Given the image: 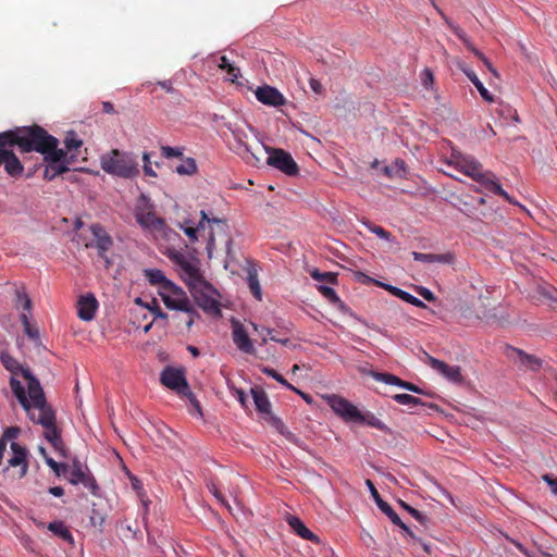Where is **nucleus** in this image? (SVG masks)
<instances>
[{"instance_id": "f257e3e1", "label": "nucleus", "mask_w": 557, "mask_h": 557, "mask_svg": "<svg viewBox=\"0 0 557 557\" xmlns=\"http://www.w3.org/2000/svg\"><path fill=\"white\" fill-rule=\"evenodd\" d=\"M38 125L30 127H16L11 131L0 133V166L3 165L5 172L12 177H20L23 174L24 166L14 153V147L21 152L41 151L44 147H36Z\"/></svg>"}, {"instance_id": "f03ea898", "label": "nucleus", "mask_w": 557, "mask_h": 557, "mask_svg": "<svg viewBox=\"0 0 557 557\" xmlns=\"http://www.w3.org/2000/svg\"><path fill=\"white\" fill-rule=\"evenodd\" d=\"M10 387L23 409L26 411L29 420H32L34 423L40 424L45 429L44 437L49 443L61 437V431L55 423V412L47 403L45 393H37V396L29 400L27 398L25 387L21 381L15 380L14 377L10 379Z\"/></svg>"}, {"instance_id": "7ed1b4c3", "label": "nucleus", "mask_w": 557, "mask_h": 557, "mask_svg": "<svg viewBox=\"0 0 557 557\" xmlns=\"http://www.w3.org/2000/svg\"><path fill=\"white\" fill-rule=\"evenodd\" d=\"M37 135L38 139L36 143L38 144H36V147H44V149L38 152L44 156V160L47 162L44 178L46 181H52L57 176L69 171V166L64 162L66 152L63 149L58 148L59 140L48 134L41 126H38Z\"/></svg>"}, {"instance_id": "20e7f679", "label": "nucleus", "mask_w": 557, "mask_h": 557, "mask_svg": "<svg viewBox=\"0 0 557 557\" xmlns=\"http://www.w3.org/2000/svg\"><path fill=\"white\" fill-rule=\"evenodd\" d=\"M101 169L113 176L133 178L139 174L137 159L134 154L112 149L100 157Z\"/></svg>"}, {"instance_id": "39448f33", "label": "nucleus", "mask_w": 557, "mask_h": 557, "mask_svg": "<svg viewBox=\"0 0 557 557\" xmlns=\"http://www.w3.org/2000/svg\"><path fill=\"white\" fill-rule=\"evenodd\" d=\"M1 363L3 367L12 373V377L17 380L15 376L21 374L27 382V398L29 400L34 399L38 394H44V389L40 385L39 380L32 373L28 368H24L14 357L9 354H2L0 357Z\"/></svg>"}, {"instance_id": "423d86ee", "label": "nucleus", "mask_w": 557, "mask_h": 557, "mask_svg": "<svg viewBox=\"0 0 557 557\" xmlns=\"http://www.w3.org/2000/svg\"><path fill=\"white\" fill-rule=\"evenodd\" d=\"M187 285L196 302L203 311L212 315H221L219 301L210 295L212 286L206 282L202 274H200V282H188Z\"/></svg>"}, {"instance_id": "0eeeda50", "label": "nucleus", "mask_w": 557, "mask_h": 557, "mask_svg": "<svg viewBox=\"0 0 557 557\" xmlns=\"http://www.w3.org/2000/svg\"><path fill=\"white\" fill-rule=\"evenodd\" d=\"M159 295L168 309L180 310L186 313L194 312V307L186 293L173 282L170 286L163 287Z\"/></svg>"}, {"instance_id": "6e6552de", "label": "nucleus", "mask_w": 557, "mask_h": 557, "mask_svg": "<svg viewBox=\"0 0 557 557\" xmlns=\"http://www.w3.org/2000/svg\"><path fill=\"white\" fill-rule=\"evenodd\" d=\"M269 157L267 163L288 176H295L299 172V168L292 154L280 148H267Z\"/></svg>"}, {"instance_id": "1a4fd4ad", "label": "nucleus", "mask_w": 557, "mask_h": 557, "mask_svg": "<svg viewBox=\"0 0 557 557\" xmlns=\"http://www.w3.org/2000/svg\"><path fill=\"white\" fill-rule=\"evenodd\" d=\"M166 256L174 264L181 269L182 277L186 283L200 282L201 272L199 268L190 262L183 252L174 248H169L166 250Z\"/></svg>"}, {"instance_id": "9d476101", "label": "nucleus", "mask_w": 557, "mask_h": 557, "mask_svg": "<svg viewBox=\"0 0 557 557\" xmlns=\"http://www.w3.org/2000/svg\"><path fill=\"white\" fill-rule=\"evenodd\" d=\"M326 400L332 410L347 422H356L362 418L360 410L342 396L331 395Z\"/></svg>"}, {"instance_id": "9b49d317", "label": "nucleus", "mask_w": 557, "mask_h": 557, "mask_svg": "<svg viewBox=\"0 0 557 557\" xmlns=\"http://www.w3.org/2000/svg\"><path fill=\"white\" fill-rule=\"evenodd\" d=\"M448 164L453 165L456 170L471 177L475 182L481 180L482 174L484 173L482 171L481 163L470 156L453 153Z\"/></svg>"}, {"instance_id": "f8f14e48", "label": "nucleus", "mask_w": 557, "mask_h": 557, "mask_svg": "<svg viewBox=\"0 0 557 557\" xmlns=\"http://www.w3.org/2000/svg\"><path fill=\"white\" fill-rule=\"evenodd\" d=\"M160 382L168 388L175 391L178 395L188 391V383L183 369L166 367L160 375Z\"/></svg>"}, {"instance_id": "ddd939ff", "label": "nucleus", "mask_w": 557, "mask_h": 557, "mask_svg": "<svg viewBox=\"0 0 557 557\" xmlns=\"http://www.w3.org/2000/svg\"><path fill=\"white\" fill-rule=\"evenodd\" d=\"M367 485L371 492V495L372 497L374 498L377 507L389 518V520L395 524V525H398L399 528H401L409 536L411 537H414L412 531L410 530L409 527H407L403 521L401 519L399 518V516L396 513V511L392 508L391 505H388L386 502H384L377 490L375 488L374 484L372 483L371 480H367Z\"/></svg>"}, {"instance_id": "4468645a", "label": "nucleus", "mask_w": 557, "mask_h": 557, "mask_svg": "<svg viewBox=\"0 0 557 557\" xmlns=\"http://www.w3.org/2000/svg\"><path fill=\"white\" fill-rule=\"evenodd\" d=\"M90 232L96 240L99 257L104 260L107 268H109L111 261L107 257V251L113 245L111 236L107 233L103 226L98 223L90 226Z\"/></svg>"}, {"instance_id": "2eb2a0df", "label": "nucleus", "mask_w": 557, "mask_h": 557, "mask_svg": "<svg viewBox=\"0 0 557 557\" xmlns=\"http://www.w3.org/2000/svg\"><path fill=\"white\" fill-rule=\"evenodd\" d=\"M232 329V337L236 347L245 354L253 355L256 349L244 325L239 321L233 320Z\"/></svg>"}, {"instance_id": "dca6fc26", "label": "nucleus", "mask_w": 557, "mask_h": 557, "mask_svg": "<svg viewBox=\"0 0 557 557\" xmlns=\"http://www.w3.org/2000/svg\"><path fill=\"white\" fill-rule=\"evenodd\" d=\"M256 98L261 103L269 107H281L286 102L285 97L275 87L264 85L258 87L255 91Z\"/></svg>"}, {"instance_id": "f3484780", "label": "nucleus", "mask_w": 557, "mask_h": 557, "mask_svg": "<svg viewBox=\"0 0 557 557\" xmlns=\"http://www.w3.org/2000/svg\"><path fill=\"white\" fill-rule=\"evenodd\" d=\"M200 221L198 223L197 226H185V225H181V228L184 231V233L188 236L189 240L191 243L196 242L197 240V233L199 231H203L205 230V222H208L210 224H215L218 226V228H220L221 231L225 232L226 228H227V224H226V221L225 220H222V219H218V218H213V219H210L207 214L206 211L201 210L200 211Z\"/></svg>"}, {"instance_id": "a211bd4d", "label": "nucleus", "mask_w": 557, "mask_h": 557, "mask_svg": "<svg viewBox=\"0 0 557 557\" xmlns=\"http://www.w3.org/2000/svg\"><path fill=\"white\" fill-rule=\"evenodd\" d=\"M11 450L12 457L8 460V466L12 468L18 467V478H24L28 471V451L16 442L11 443Z\"/></svg>"}, {"instance_id": "6ab92c4d", "label": "nucleus", "mask_w": 557, "mask_h": 557, "mask_svg": "<svg viewBox=\"0 0 557 557\" xmlns=\"http://www.w3.org/2000/svg\"><path fill=\"white\" fill-rule=\"evenodd\" d=\"M429 366L440 372L442 375H444L447 380L454 383H461L462 382V374L460 367L458 366H449L444 361H441L434 357L428 356Z\"/></svg>"}, {"instance_id": "aec40b11", "label": "nucleus", "mask_w": 557, "mask_h": 557, "mask_svg": "<svg viewBox=\"0 0 557 557\" xmlns=\"http://www.w3.org/2000/svg\"><path fill=\"white\" fill-rule=\"evenodd\" d=\"M507 356L519 362L520 366L532 371H536L542 367V360L540 358L533 355H529L519 348L508 347Z\"/></svg>"}, {"instance_id": "412c9836", "label": "nucleus", "mask_w": 557, "mask_h": 557, "mask_svg": "<svg viewBox=\"0 0 557 557\" xmlns=\"http://www.w3.org/2000/svg\"><path fill=\"white\" fill-rule=\"evenodd\" d=\"M97 308L98 301L92 294L83 295L77 301V315L83 321H90L94 319Z\"/></svg>"}, {"instance_id": "4be33fe9", "label": "nucleus", "mask_w": 557, "mask_h": 557, "mask_svg": "<svg viewBox=\"0 0 557 557\" xmlns=\"http://www.w3.org/2000/svg\"><path fill=\"white\" fill-rule=\"evenodd\" d=\"M135 219L143 228L151 232H164L166 227L165 221L162 218L157 216L154 211L135 213Z\"/></svg>"}, {"instance_id": "5701e85b", "label": "nucleus", "mask_w": 557, "mask_h": 557, "mask_svg": "<svg viewBox=\"0 0 557 557\" xmlns=\"http://www.w3.org/2000/svg\"><path fill=\"white\" fill-rule=\"evenodd\" d=\"M412 257L416 261H420L423 263H445L453 264L455 261V255L453 252L446 253H423V252H412Z\"/></svg>"}, {"instance_id": "b1692460", "label": "nucleus", "mask_w": 557, "mask_h": 557, "mask_svg": "<svg viewBox=\"0 0 557 557\" xmlns=\"http://www.w3.org/2000/svg\"><path fill=\"white\" fill-rule=\"evenodd\" d=\"M287 522L292 530L301 539L320 543L319 536L311 532L298 517L289 516Z\"/></svg>"}, {"instance_id": "393cba45", "label": "nucleus", "mask_w": 557, "mask_h": 557, "mask_svg": "<svg viewBox=\"0 0 557 557\" xmlns=\"http://www.w3.org/2000/svg\"><path fill=\"white\" fill-rule=\"evenodd\" d=\"M251 396L256 406V409L263 414L271 413V403L268 398L267 393L259 386L251 388Z\"/></svg>"}, {"instance_id": "a878e982", "label": "nucleus", "mask_w": 557, "mask_h": 557, "mask_svg": "<svg viewBox=\"0 0 557 557\" xmlns=\"http://www.w3.org/2000/svg\"><path fill=\"white\" fill-rule=\"evenodd\" d=\"M144 275L151 285L158 287V293L163 290V287L170 286L172 283V281L166 278L164 273L159 269H146L144 270Z\"/></svg>"}, {"instance_id": "bb28decb", "label": "nucleus", "mask_w": 557, "mask_h": 557, "mask_svg": "<svg viewBox=\"0 0 557 557\" xmlns=\"http://www.w3.org/2000/svg\"><path fill=\"white\" fill-rule=\"evenodd\" d=\"M459 69L467 75L480 92L481 97L487 102H494L493 95L484 87L483 83L479 79L474 71L468 69L465 64H459Z\"/></svg>"}, {"instance_id": "cd10ccee", "label": "nucleus", "mask_w": 557, "mask_h": 557, "mask_svg": "<svg viewBox=\"0 0 557 557\" xmlns=\"http://www.w3.org/2000/svg\"><path fill=\"white\" fill-rule=\"evenodd\" d=\"M430 2L434 7V9L445 18V21L449 25L451 32L465 44L466 48L468 50H470L472 53H474V50H478V49L472 45V42L470 41L469 37L466 35L463 29L457 25L449 23L447 21L446 16L444 15V13L442 12V10L436 5L434 0H430Z\"/></svg>"}, {"instance_id": "c85d7f7f", "label": "nucleus", "mask_w": 557, "mask_h": 557, "mask_svg": "<svg viewBox=\"0 0 557 557\" xmlns=\"http://www.w3.org/2000/svg\"><path fill=\"white\" fill-rule=\"evenodd\" d=\"M48 530L51 531L55 536L66 541L70 544H74V537L70 529L63 521H52L48 524Z\"/></svg>"}, {"instance_id": "c756f323", "label": "nucleus", "mask_w": 557, "mask_h": 557, "mask_svg": "<svg viewBox=\"0 0 557 557\" xmlns=\"http://www.w3.org/2000/svg\"><path fill=\"white\" fill-rule=\"evenodd\" d=\"M407 172V165L404 160L396 159L392 165H385L382 168V173L388 177H405Z\"/></svg>"}, {"instance_id": "7c9ffc66", "label": "nucleus", "mask_w": 557, "mask_h": 557, "mask_svg": "<svg viewBox=\"0 0 557 557\" xmlns=\"http://www.w3.org/2000/svg\"><path fill=\"white\" fill-rule=\"evenodd\" d=\"M387 289L392 292L393 295H395L396 297L400 298L401 300L412 305V306H416L418 308H425V304L420 300L419 298L414 297L413 295L409 294L408 292L406 290H403L398 287H394V286H387Z\"/></svg>"}, {"instance_id": "2f4dec72", "label": "nucleus", "mask_w": 557, "mask_h": 557, "mask_svg": "<svg viewBox=\"0 0 557 557\" xmlns=\"http://www.w3.org/2000/svg\"><path fill=\"white\" fill-rule=\"evenodd\" d=\"M182 163L176 166L175 172L180 175L191 176L198 172V165L194 158L187 157L181 159Z\"/></svg>"}, {"instance_id": "473e14b6", "label": "nucleus", "mask_w": 557, "mask_h": 557, "mask_svg": "<svg viewBox=\"0 0 557 557\" xmlns=\"http://www.w3.org/2000/svg\"><path fill=\"white\" fill-rule=\"evenodd\" d=\"M311 277L321 283H327L331 285L337 284V274L334 272H320L318 269H313L310 272Z\"/></svg>"}, {"instance_id": "72a5a7b5", "label": "nucleus", "mask_w": 557, "mask_h": 557, "mask_svg": "<svg viewBox=\"0 0 557 557\" xmlns=\"http://www.w3.org/2000/svg\"><path fill=\"white\" fill-rule=\"evenodd\" d=\"M372 377L388 385L401 387V384H404V380L391 373L373 372Z\"/></svg>"}, {"instance_id": "f704fd0d", "label": "nucleus", "mask_w": 557, "mask_h": 557, "mask_svg": "<svg viewBox=\"0 0 557 557\" xmlns=\"http://www.w3.org/2000/svg\"><path fill=\"white\" fill-rule=\"evenodd\" d=\"M356 422L364 423L381 431H385L387 429L386 425L373 413L362 414V418L357 419Z\"/></svg>"}, {"instance_id": "c9c22d12", "label": "nucleus", "mask_w": 557, "mask_h": 557, "mask_svg": "<svg viewBox=\"0 0 557 557\" xmlns=\"http://www.w3.org/2000/svg\"><path fill=\"white\" fill-rule=\"evenodd\" d=\"M184 151H185L184 147H171V146H161L160 147L161 156L164 159H172V158L183 159Z\"/></svg>"}, {"instance_id": "e433bc0d", "label": "nucleus", "mask_w": 557, "mask_h": 557, "mask_svg": "<svg viewBox=\"0 0 557 557\" xmlns=\"http://www.w3.org/2000/svg\"><path fill=\"white\" fill-rule=\"evenodd\" d=\"M21 321L24 327L25 334L33 341H37L39 338L38 330L33 326L29 322L28 315L26 312L21 314Z\"/></svg>"}, {"instance_id": "4c0bfd02", "label": "nucleus", "mask_w": 557, "mask_h": 557, "mask_svg": "<svg viewBox=\"0 0 557 557\" xmlns=\"http://www.w3.org/2000/svg\"><path fill=\"white\" fill-rule=\"evenodd\" d=\"M16 307H22L27 313L32 310V300L24 289L16 290Z\"/></svg>"}, {"instance_id": "58836bf2", "label": "nucleus", "mask_w": 557, "mask_h": 557, "mask_svg": "<svg viewBox=\"0 0 557 557\" xmlns=\"http://www.w3.org/2000/svg\"><path fill=\"white\" fill-rule=\"evenodd\" d=\"M393 399L400 405H407V406H411V407L422 404L420 398L414 397L409 394H396L393 396Z\"/></svg>"}, {"instance_id": "ea45409f", "label": "nucleus", "mask_w": 557, "mask_h": 557, "mask_svg": "<svg viewBox=\"0 0 557 557\" xmlns=\"http://www.w3.org/2000/svg\"><path fill=\"white\" fill-rule=\"evenodd\" d=\"M318 290L331 304L337 305V304L341 302V298L338 297V295L336 294V292L332 287L326 286V285H319L318 286Z\"/></svg>"}, {"instance_id": "a19ab883", "label": "nucleus", "mask_w": 557, "mask_h": 557, "mask_svg": "<svg viewBox=\"0 0 557 557\" xmlns=\"http://www.w3.org/2000/svg\"><path fill=\"white\" fill-rule=\"evenodd\" d=\"M147 211H154L153 203L150 201L149 197L141 194L137 199L135 213H146Z\"/></svg>"}, {"instance_id": "79ce46f5", "label": "nucleus", "mask_w": 557, "mask_h": 557, "mask_svg": "<svg viewBox=\"0 0 557 557\" xmlns=\"http://www.w3.org/2000/svg\"><path fill=\"white\" fill-rule=\"evenodd\" d=\"M248 285H249V288L252 293V295L258 299V300H261V286H260V283H259V280H258V276L255 272H249L248 273Z\"/></svg>"}, {"instance_id": "37998d69", "label": "nucleus", "mask_w": 557, "mask_h": 557, "mask_svg": "<svg viewBox=\"0 0 557 557\" xmlns=\"http://www.w3.org/2000/svg\"><path fill=\"white\" fill-rule=\"evenodd\" d=\"M364 225L368 227V230L371 233L375 234L380 238L385 239V240H392V238H393L392 234L389 232H387L385 228H383L382 226L375 225L371 222H366Z\"/></svg>"}, {"instance_id": "c03bdc74", "label": "nucleus", "mask_w": 557, "mask_h": 557, "mask_svg": "<svg viewBox=\"0 0 557 557\" xmlns=\"http://www.w3.org/2000/svg\"><path fill=\"white\" fill-rule=\"evenodd\" d=\"M400 505L422 525H426L430 519L423 515L421 511L414 509L413 507L409 506L405 502H400Z\"/></svg>"}, {"instance_id": "a18cd8bd", "label": "nucleus", "mask_w": 557, "mask_h": 557, "mask_svg": "<svg viewBox=\"0 0 557 557\" xmlns=\"http://www.w3.org/2000/svg\"><path fill=\"white\" fill-rule=\"evenodd\" d=\"M87 476V474L83 471L82 467L79 463H75L72 471H71V475L69 478V481L76 485L78 483H81L85 478Z\"/></svg>"}, {"instance_id": "49530a36", "label": "nucleus", "mask_w": 557, "mask_h": 557, "mask_svg": "<svg viewBox=\"0 0 557 557\" xmlns=\"http://www.w3.org/2000/svg\"><path fill=\"white\" fill-rule=\"evenodd\" d=\"M478 183H480L482 186H484L488 191H493L494 188L496 187V185L498 184L495 180H494V174L491 173V172H484L482 174V177L481 180L478 181Z\"/></svg>"}, {"instance_id": "de8ad7c7", "label": "nucleus", "mask_w": 557, "mask_h": 557, "mask_svg": "<svg viewBox=\"0 0 557 557\" xmlns=\"http://www.w3.org/2000/svg\"><path fill=\"white\" fill-rule=\"evenodd\" d=\"M46 463L53 470V472L60 476L67 471V465L59 463L53 458L45 455Z\"/></svg>"}, {"instance_id": "09e8293b", "label": "nucleus", "mask_w": 557, "mask_h": 557, "mask_svg": "<svg viewBox=\"0 0 557 557\" xmlns=\"http://www.w3.org/2000/svg\"><path fill=\"white\" fill-rule=\"evenodd\" d=\"M181 396L186 397L188 399L190 406L193 407V410H190L191 413L195 411L197 414L201 416L200 403L198 401V399L196 398V396L194 395L189 387L188 391L183 392Z\"/></svg>"}, {"instance_id": "8fccbe9b", "label": "nucleus", "mask_w": 557, "mask_h": 557, "mask_svg": "<svg viewBox=\"0 0 557 557\" xmlns=\"http://www.w3.org/2000/svg\"><path fill=\"white\" fill-rule=\"evenodd\" d=\"M21 433V429L18 426H8L4 429L1 440H4V442H14L18 437Z\"/></svg>"}, {"instance_id": "3c124183", "label": "nucleus", "mask_w": 557, "mask_h": 557, "mask_svg": "<svg viewBox=\"0 0 557 557\" xmlns=\"http://www.w3.org/2000/svg\"><path fill=\"white\" fill-rule=\"evenodd\" d=\"M81 483L86 488H88L92 495H98L99 486H98L95 478L87 474V476Z\"/></svg>"}, {"instance_id": "603ef678", "label": "nucleus", "mask_w": 557, "mask_h": 557, "mask_svg": "<svg viewBox=\"0 0 557 557\" xmlns=\"http://www.w3.org/2000/svg\"><path fill=\"white\" fill-rule=\"evenodd\" d=\"M50 444L54 448V450L60 454V456L66 457L67 449L62 437H59L58 440L51 442Z\"/></svg>"}, {"instance_id": "864d4df0", "label": "nucleus", "mask_w": 557, "mask_h": 557, "mask_svg": "<svg viewBox=\"0 0 557 557\" xmlns=\"http://www.w3.org/2000/svg\"><path fill=\"white\" fill-rule=\"evenodd\" d=\"M262 331H263V332H265V333H267V335H269V336H270V339H271V341H273V342H277V343H280V344H282V345H284V346H287L288 344H290L289 338H280V337H277V336L274 334V333H275V331H274V330H272V329L263 327V329H262Z\"/></svg>"}, {"instance_id": "5fc2aeb1", "label": "nucleus", "mask_w": 557, "mask_h": 557, "mask_svg": "<svg viewBox=\"0 0 557 557\" xmlns=\"http://www.w3.org/2000/svg\"><path fill=\"white\" fill-rule=\"evenodd\" d=\"M417 292L426 301H431L432 302V301H435V299H436L434 293L432 290H430L429 288H426V287L419 286L417 288Z\"/></svg>"}, {"instance_id": "6e6d98bb", "label": "nucleus", "mask_w": 557, "mask_h": 557, "mask_svg": "<svg viewBox=\"0 0 557 557\" xmlns=\"http://www.w3.org/2000/svg\"><path fill=\"white\" fill-rule=\"evenodd\" d=\"M475 57H478L482 62L483 64L486 66V69L495 76H497V72L496 70L493 67L492 63L488 61V59L480 51V50H474V53H473Z\"/></svg>"}, {"instance_id": "4d7b16f0", "label": "nucleus", "mask_w": 557, "mask_h": 557, "mask_svg": "<svg viewBox=\"0 0 557 557\" xmlns=\"http://www.w3.org/2000/svg\"><path fill=\"white\" fill-rule=\"evenodd\" d=\"M82 140L75 136H67L65 139V146L67 150L77 149L82 146Z\"/></svg>"}, {"instance_id": "13d9d810", "label": "nucleus", "mask_w": 557, "mask_h": 557, "mask_svg": "<svg viewBox=\"0 0 557 557\" xmlns=\"http://www.w3.org/2000/svg\"><path fill=\"white\" fill-rule=\"evenodd\" d=\"M143 160H144V172H145V174L148 175V176H151V177H156L157 173L150 166L149 153L145 152L144 156H143Z\"/></svg>"}, {"instance_id": "bf43d9fd", "label": "nucleus", "mask_w": 557, "mask_h": 557, "mask_svg": "<svg viewBox=\"0 0 557 557\" xmlns=\"http://www.w3.org/2000/svg\"><path fill=\"white\" fill-rule=\"evenodd\" d=\"M209 490L210 492L214 495V497L222 504L224 505L225 507L230 508V505L227 504L226 499L224 498V496L222 495V493L218 490V487L211 483V485L209 486Z\"/></svg>"}, {"instance_id": "052dcab7", "label": "nucleus", "mask_w": 557, "mask_h": 557, "mask_svg": "<svg viewBox=\"0 0 557 557\" xmlns=\"http://www.w3.org/2000/svg\"><path fill=\"white\" fill-rule=\"evenodd\" d=\"M423 84L426 88L431 87L434 82L433 72L430 69H424L423 73Z\"/></svg>"}, {"instance_id": "680f3d73", "label": "nucleus", "mask_w": 557, "mask_h": 557, "mask_svg": "<svg viewBox=\"0 0 557 557\" xmlns=\"http://www.w3.org/2000/svg\"><path fill=\"white\" fill-rule=\"evenodd\" d=\"M261 372L273 377L275 381H282L283 375L276 372L274 369L269 367H261Z\"/></svg>"}, {"instance_id": "e2e57ef3", "label": "nucleus", "mask_w": 557, "mask_h": 557, "mask_svg": "<svg viewBox=\"0 0 557 557\" xmlns=\"http://www.w3.org/2000/svg\"><path fill=\"white\" fill-rule=\"evenodd\" d=\"M283 436L289 441L290 443H294L301 447L302 442L299 437H297L293 432H290L288 429L283 432Z\"/></svg>"}, {"instance_id": "0e129e2a", "label": "nucleus", "mask_w": 557, "mask_h": 557, "mask_svg": "<svg viewBox=\"0 0 557 557\" xmlns=\"http://www.w3.org/2000/svg\"><path fill=\"white\" fill-rule=\"evenodd\" d=\"M283 436L289 441L290 443H294L301 447L302 442L299 437H297L293 432H290L288 429L283 432Z\"/></svg>"}, {"instance_id": "69168bd1", "label": "nucleus", "mask_w": 557, "mask_h": 557, "mask_svg": "<svg viewBox=\"0 0 557 557\" xmlns=\"http://www.w3.org/2000/svg\"><path fill=\"white\" fill-rule=\"evenodd\" d=\"M543 480L545 482H547V484L549 485L552 492L554 494H557V478H553L549 474H545V475H543Z\"/></svg>"}, {"instance_id": "338daca9", "label": "nucleus", "mask_w": 557, "mask_h": 557, "mask_svg": "<svg viewBox=\"0 0 557 557\" xmlns=\"http://www.w3.org/2000/svg\"><path fill=\"white\" fill-rule=\"evenodd\" d=\"M492 193L503 197L508 202H512L510 196L508 195V193L506 190L503 189V187L500 186L499 183L496 185V187L494 188V190Z\"/></svg>"}, {"instance_id": "774afa93", "label": "nucleus", "mask_w": 557, "mask_h": 557, "mask_svg": "<svg viewBox=\"0 0 557 557\" xmlns=\"http://www.w3.org/2000/svg\"><path fill=\"white\" fill-rule=\"evenodd\" d=\"M309 85H310L311 89H312L315 94H318V95L322 94V91H323V86H322V84H321L318 79H315V78H310V81H309Z\"/></svg>"}]
</instances>
